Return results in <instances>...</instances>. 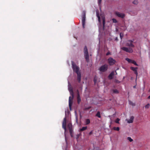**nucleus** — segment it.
<instances>
[{
  "label": "nucleus",
  "instance_id": "nucleus-1",
  "mask_svg": "<svg viewBox=\"0 0 150 150\" xmlns=\"http://www.w3.org/2000/svg\"><path fill=\"white\" fill-rule=\"evenodd\" d=\"M68 90L70 92V95L72 96V97L70 96L69 98V107L70 109H71V107L72 104V100L74 97V94L71 85H68Z\"/></svg>",
  "mask_w": 150,
  "mask_h": 150
},
{
  "label": "nucleus",
  "instance_id": "nucleus-2",
  "mask_svg": "<svg viewBox=\"0 0 150 150\" xmlns=\"http://www.w3.org/2000/svg\"><path fill=\"white\" fill-rule=\"evenodd\" d=\"M83 52L85 59L86 61L88 62L89 61V56L88 51L87 47L85 46L84 48Z\"/></svg>",
  "mask_w": 150,
  "mask_h": 150
},
{
  "label": "nucleus",
  "instance_id": "nucleus-3",
  "mask_svg": "<svg viewBox=\"0 0 150 150\" xmlns=\"http://www.w3.org/2000/svg\"><path fill=\"white\" fill-rule=\"evenodd\" d=\"M72 68L74 71L75 72L76 74L80 73L79 71V68L77 66L74 62H71Z\"/></svg>",
  "mask_w": 150,
  "mask_h": 150
},
{
  "label": "nucleus",
  "instance_id": "nucleus-4",
  "mask_svg": "<svg viewBox=\"0 0 150 150\" xmlns=\"http://www.w3.org/2000/svg\"><path fill=\"white\" fill-rule=\"evenodd\" d=\"M108 66L107 64H105L100 66L98 70L101 72H105L108 70Z\"/></svg>",
  "mask_w": 150,
  "mask_h": 150
},
{
  "label": "nucleus",
  "instance_id": "nucleus-5",
  "mask_svg": "<svg viewBox=\"0 0 150 150\" xmlns=\"http://www.w3.org/2000/svg\"><path fill=\"white\" fill-rule=\"evenodd\" d=\"M82 24L83 28H85V21L86 20V11H83L82 12Z\"/></svg>",
  "mask_w": 150,
  "mask_h": 150
},
{
  "label": "nucleus",
  "instance_id": "nucleus-6",
  "mask_svg": "<svg viewBox=\"0 0 150 150\" xmlns=\"http://www.w3.org/2000/svg\"><path fill=\"white\" fill-rule=\"evenodd\" d=\"M108 62L110 66L114 65L116 62V61L112 57L109 58L108 59Z\"/></svg>",
  "mask_w": 150,
  "mask_h": 150
},
{
  "label": "nucleus",
  "instance_id": "nucleus-7",
  "mask_svg": "<svg viewBox=\"0 0 150 150\" xmlns=\"http://www.w3.org/2000/svg\"><path fill=\"white\" fill-rule=\"evenodd\" d=\"M121 49L127 52L132 53L133 52L132 50L130 48L123 47L121 48Z\"/></svg>",
  "mask_w": 150,
  "mask_h": 150
},
{
  "label": "nucleus",
  "instance_id": "nucleus-8",
  "mask_svg": "<svg viewBox=\"0 0 150 150\" xmlns=\"http://www.w3.org/2000/svg\"><path fill=\"white\" fill-rule=\"evenodd\" d=\"M133 41L132 40H128L127 43V45L130 47H134V45L133 44Z\"/></svg>",
  "mask_w": 150,
  "mask_h": 150
},
{
  "label": "nucleus",
  "instance_id": "nucleus-9",
  "mask_svg": "<svg viewBox=\"0 0 150 150\" xmlns=\"http://www.w3.org/2000/svg\"><path fill=\"white\" fill-rule=\"evenodd\" d=\"M130 69L133 71L134 72V73L136 75L137 77L138 75L137 72V67H131L130 68Z\"/></svg>",
  "mask_w": 150,
  "mask_h": 150
},
{
  "label": "nucleus",
  "instance_id": "nucleus-10",
  "mask_svg": "<svg viewBox=\"0 0 150 150\" xmlns=\"http://www.w3.org/2000/svg\"><path fill=\"white\" fill-rule=\"evenodd\" d=\"M116 15L119 17L123 18L125 17V15L124 13L116 12L115 13Z\"/></svg>",
  "mask_w": 150,
  "mask_h": 150
},
{
  "label": "nucleus",
  "instance_id": "nucleus-11",
  "mask_svg": "<svg viewBox=\"0 0 150 150\" xmlns=\"http://www.w3.org/2000/svg\"><path fill=\"white\" fill-rule=\"evenodd\" d=\"M77 103L79 104L81 101V99L79 94V92L78 90H77Z\"/></svg>",
  "mask_w": 150,
  "mask_h": 150
},
{
  "label": "nucleus",
  "instance_id": "nucleus-12",
  "mask_svg": "<svg viewBox=\"0 0 150 150\" xmlns=\"http://www.w3.org/2000/svg\"><path fill=\"white\" fill-rule=\"evenodd\" d=\"M62 127L65 131L66 130V118H64L62 122Z\"/></svg>",
  "mask_w": 150,
  "mask_h": 150
},
{
  "label": "nucleus",
  "instance_id": "nucleus-13",
  "mask_svg": "<svg viewBox=\"0 0 150 150\" xmlns=\"http://www.w3.org/2000/svg\"><path fill=\"white\" fill-rule=\"evenodd\" d=\"M114 73L115 72L114 71H112L111 72L108 76V77L109 79L111 80L113 78V76L114 75Z\"/></svg>",
  "mask_w": 150,
  "mask_h": 150
},
{
  "label": "nucleus",
  "instance_id": "nucleus-14",
  "mask_svg": "<svg viewBox=\"0 0 150 150\" xmlns=\"http://www.w3.org/2000/svg\"><path fill=\"white\" fill-rule=\"evenodd\" d=\"M77 74V80L79 83L81 81V74L80 73Z\"/></svg>",
  "mask_w": 150,
  "mask_h": 150
},
{
  "label": "nucleus",
  "instance_id": "nucleus-15",
  "mask_svg": "<svg viewBox=\"0 0 150 150\" xmlns=\"http://www.w3.org/2000/svg\"><path fill=\"white\" fill-rule=\"evenodd\" d=\"M134 119V117L133 116H131L130 117V119L128 120L127 122L129 123H132Z\"/></svg>",
  "mask_w": 150,
  "mask_h": 150
},
{
  "label": "nucleus",
  "instance_id": "nucleus-16",
  "mask_svg": "<svg viewBox=\"0 0 150 150\" xmlns=\"http://www.w3.org/2000/svg\"><path fill=\"white\" fill-rule=\"evenodd\" d=\"M96 116L98 117L99 118H100L101 117L100 115V112L98 111L97 114H96Z\"/></svg>",
  "mask_w": 150,
  "mask_h": 150
},
{
  "label": "nucleus",
  "instance_id": "nucleus-17",
  "mask_svg": "<svg viewBox=\"0 0 150 150\" xmlns=\"http://www.w3.org/2000/svg\"><path fill=\"white\" fill-rule=\"evenodd\" d=\"M90 121L89 119H87L86 120L85 123L86 125H88L90 123Z\"/></svg>",
  "mask_w": 150,
  "mask_h": 150
},
{
  "label": "nucleus",
  "instance_id": "nucleus-18",
  "mask_svg": "<svg viewBox=\"0 0 150 150\" xmlns=\"http://www.w3.org/2000/svg\"><path fill=\"white\" fill-rule=\"evenodd\" d=\"M87 129V126L83 127L81 129H80V131H83L86 130V129Z\"/></svg>",
  "mask_w": 150,
  "mask_h": 150
},
{
  "label": "nucleus",
  "instance_id": "nucleus-19",
  "mask_svg": "<svg viewBox=\"0 0 150 150\" xmlns=\"http://www.w3.org/2000/svg\"><path fill=\"white\" fill-rule=\"evenodd\" d=\"M125 60L127 61L129 63H131L133 60L130 59L128 58H127L125 59Z\"/></svg>",
  "mask_w": 150,
  "mask_h": 150
},
{
  "label": "nucleus",
  "instance_id": "nucleus-20",
  "mask_svg": "<svg viewBox=\"0 0 150 150\" xmlns=\"http://www.w3.org/2000/svg\"><path fill=\"white\" fill-rule=\"evenodd\" d=\"M69 131L70 133V134L71 136L72 137V133H73V129L72 128L69 129Z\"/></svg>",
  "mask_w": 150,
  "mask_h": 150
},
{
  "label": "nucleus",
  "instance_id": "nucleus-21",
  "mask_svg": "<svg viewBox=\"0 0 150 150\" xmlns=\"http://www.w3.org/2000/svg\"><path fill=\"white\" fill-rule=\"evenodd\" d=\"M113 129L114 130H116V131H119L120 130V128L118 127H113Z\"/></svg>",
  "mask_w": 150,
  "mask_h": 150
},
{
  "label": "nucleus",
  "instance_id": "nucleus-22",
  "mask_svg": "<svg viewBox=\"0 0 150 150\" xmlns=\"http://www.w3.org/2000/svg\"><path fill=\"white\" fill-rule=\"evenodd\" d=\"M112 91H113V93H119V91L116 89H113Z\"/></svg>",
  "mask_w": 150,
  "mask_h": 150
},
{
  "label": "nucleus",
  "instance_id": "nucleus-23",
  "mask_svg": "<svg viewBox=\"0 0 150 150\" xmlns=\"http://www.w3.org/2000/svg\"><path fill=\"white\" fill-rule=\"evenodd\" d=\"M67 127L69 129L72 128V125L71 123H69L67 125Z\"/></svg>",
  "mask_w": 150,
  "mask_h": 150
},
{
  "label": "nucleus",
  "instance_id": "nucleus-24",
  "mask_svg": "<svg viewBox=\"0 0 150 150\" xmlns=\"http://www.w3.org/2000/svg\"><path fill=\"white\" fill-rule=\"evenodd\" d=\"M129 104L132 106H134L135 105V104L133 103L132 101L129 100Z\"/></svg>",
  "mask_w": 150,
  "mask_h": 150
},
{
  "label": "nucleus",
  "instance_id": "nucleus-25",
  "mask_svg": "<svg viewBox=\"0 0 150 150\" xmlns=\"http://www.w3.org/2000/svg\"><path fill=\"white\" fill-rule=\"evenodd\" d=\"M131 63L134 64L136 66H138V65L137 64L136 62L134 60H133Z\"/></svg>",
  "mask_w": 150,
  "mask_h": 150
},
{
  "label": "nucleus",
  "instance_id": "nucleus-26",
  "mask_svg": "<svg viewBox=\"0 0 150 150\" xmlns=\"http://www.w3.org/2000/svg\"><path fill=\"white\" fill-rule=\"evenodd\" d=\"M120 119H119L118 118H117L116 120L115 121V122L119 124V121H120Z\"/></svg>",
  "mask_w": 150,
  "mask_h": 150
},
{
  "label": "nucleus",
  "instance_id": "nucleus-27",
  "mask_svg": "<svg viewBox=\"0 0 150 150\" xmlns=\"http://www.w3.org/2000/svg\"><path fill=\"white\" fill-rule=\"evenodd\" d=\"M127 139L129 140L130 142H132L133 141V139L130 137H128Z\"/></svg>",
  "mask_w": 150,
  "mask_h": 150
},
{
  "label": "nucleus",
  "instance_id": "nucleus-28",
  "mask_svg": "<svg viewBox=\"0 0 150 150\" xmlns=\"http://www.w3.org/2000/svg\"><path fill=\"white\" fill-rule=\"evenodd\" d=\"M133 3L134 4H137L138 3V2L137 1L134 0L133 2Z\"/></svg>",
  "mask_w": 150,
  "mask_h": 150
},
{
  "label": "nucleus",
  "instance_id": "nucleus-29",
  "mask_svg": "<svg viewBox=\"0 0 150 150\" xmlns=\"http://www.w3.org/2000/svg\"><path fill=\"white\" fill-rule=\"evenodd\" d=\"M112 21H113V22L114 23H116L117 22V21L115 19L113 18L112 19Z\"/></svg>",
  "mask_w": 150,
  "mask_h": 150
},
{
  "label": "nucleus",
  "instance_id": "nucleus-30",
  "mask_svg": "<svg viewBox=\"0 0 150 150\" xmlns=\"http://www.w3.org/2000/svg\"><path fill=\"white\" fill-rule=\"evenodd\" d=\"M150 106V105L148 103L145 106V108H148Z\"/></svg>",
  "mask_w": 150,
  "mask_h": 150
},
{
  "label": "nucleus",
  "instance_id": "nucleus-31",
  "mask_svg": "<svg viewBox=\"0 0 150 150\" xmlns=\"http://www.w3.org/2000/svg\"><path fill=\"white\" fill-rule=\"evenodd\" d=\"M101 0H98V4L99 5H100V4L101 2Z\"/></svg>",
  "mask_w": 150,
  "mask_h": 150
},
{
  "label": "nucleus",
  "instance_id": "nucleus-32",
  "mask_svg": "<svg viewBox=\"0 0 150 150\" xmlns=\"http://www.w3.org/2000/svg\"><path fill=\"white\" fill-rule=\"evenodd\" d=\"M105 24V21L104 19L103 20V26L104 27Z\"/></svg>",
  "mask_w": 150,
  "mask_h": 150
},
{
  "label": "nucleus",
  "instance_id": "nucleus-33",
  "mask_svg": "<svg viewBox=\"0 0 150 150\" xmlns=\"http://www.w3.org/2000/svg\"><path fill=\"white\" fill-rule=\"evenodd\" d=\"M93 133V131H91L89 133V135H90Z\"/></svg>",
  "mask_w": 150,
  "mask_h": 150
},
{
  "label": "nucleus",
  "instance_id": "nucleus-34",
  "mask_svg": "<svg viewBox=\"0 0 150 150\" xmlns=\"http://www.w3.org/2000/svg\"><path fill=\"white\" fill-rule=\"evenodd\" d=\"M97 17H98V21H100V17L98 16V15L97 16Z\"/></svg>",
  "mask_w": 150,
  "mask_h": 150
},
{
  "label": "nucleus",
  "instance_id": "nucleus-35",
  "mask_svg": "<svg viewBox=\"0 0 150 150\" xmlns=\"http://www.w3.org/2000/svg\"><path fill=\"white\" fill-rule=\"evenodd\" d=\"M110 54V53L109 52H108L106 54V55L108 56V55H109Z\"/></svg>",
  "mask_w": 150,
  "mask_h": 150
},
{
  "label": "nucleus",
  "instance_id": "nucleus-36",
  "mask_svg": "<svg viewBox=\"0 0 150 150\" xmlns=\"http://www.w3.org/2000/svg\"><path fill=\"white\" fill-rule=\"evenodd\" d=\"M96 81H97L96 79L95 78H94V81L95 83L96 82Z\"/></svg>",
  "mask_w": 150,
  "mask_h": 150
},
{
  "label": "nucleus",
  "instance_id": "nucleus-37",
  "mask_svg": "<svg viewBox=\"0 0 150 150\" xmlns=\"http://www.w3.org/2000/svg\"><path fill=\"white\" fill-rule=\"evenodd\" d=\"M120 36L121 38L122 39V37L123 36H122L121 33H120Z\"/></svg>",
  "mask_w": 150,
  "mask_h": 150
},
{
  "label": "nucleus",
  "instance_id": "nucleus-38",
  "mask_svg": "<svg viewBox=\"0 0 150 150\" xmlns=\"http://www.w3.org/2000/svg\"><path fill=\"white\" fill-rule=\"evenodd\" d=\"M90 108H91L90 107H88V108H86V109L88 110V109H89Z\"/></svg>",
  "mask_w": 150,
  "mask_h": 150
},
{
  "label": "nucleus",
  "instance_id": "nucleus-39",
  "mask_svg": "<svg viewBox=\"0 0 150 150\" xmlns=\"http://www.w3.org/2000/svg\"><path fill=\"white\" fill-rule=\"evenodd\" d=\"M148 99H150V95L148 97Z\"/></svg>",
  "mask_w": 150,
  "mask_h": 150
},
{
  "label": "nucleus",
  "instance_id": "nucleus-40",
  "mask_svg": "<svg viewBox=\"0 0 150 150\" xmlns=\"http://www.w3.org/2000/svg\"><path fill=\"white\" fill-rule=\"evenodd\" d=\"M133 88H136V86H133Z\"/></svg>",
  "mask_w": 150,
  "mask_h": 150
},
{
  "label": "nucleus",
  "instance_id": "nucleus-41",
  "mask_svg": "<svg viewBox=\"0 0 150 150\" xmlns=\"http://www.w3.org/2000/svg\"><path fill=\"white\" fill-rule=\"evenodd\" d=\"M115 72L116 73V74H117V73L116 71H115Z\"/></svg>",
  "mask_w": 150,
  "mask_h": 150
}]
</instances>
